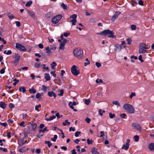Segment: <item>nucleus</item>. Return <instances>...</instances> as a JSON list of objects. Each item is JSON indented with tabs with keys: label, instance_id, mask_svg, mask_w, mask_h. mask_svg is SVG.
Returning a JSON list of instances; mask_svg holds the SVG:
<instances>
[{
	"label": "nucleus",
	"instance_id": "f257e3e1",
	"mask_svg": "<svg viewBox=\"0 0 154 154\" xmlns=\"http://www.w3.org/2000/svg\"><path fill=\"white\" fill-rule=\"evenodd\" d=\"M74 56L79 59H82L84 54L82 50L79 48H77L75 49L73 51Z\"/></svg>",
	"mask_w": 154,
	"mask_h": 154
},
{
	"label": "nucleus",
	"instance_id": "f03ea898",
	"mask_svg": "<svg viewBox=\"0 0 154 154\" xmlns=\"http://www.w3.org/2000/svg\"><path fill=\"white\" fill-rule=\"evenodd\" d=\"M98 35H103L104 36L108 35V37L109 38L115 37L114 35V33L109 29H106L103 30L101 33H97Z\"/></svg>",
	"mask_w": 154,
	"mask_h": 154
},
{
	"label": "nucleus",
	"instance_id": "7ed1b4c3",
	"mask_svg": "<svg viewBox=\"0 0 154 154\" xmlns=\"http://www.w3.org/2000/svg\"><path fill=\"white\" fill-rule=\"evenodd\" d=\"M123 108L128 113L132 114L134 112V109L131 105L125 104L124 105Z\"/></svg>",
	"mask_w": 154,
	"mask_h": 154
},
{
	"label": "nucleus",
	"instance_id": "20e7f679",
	"mask_svg": "<svg viewBox=\"0 0 154 154\" xmlns=\"http://www.w3.org/2000/svg\"><path fill=\"white\" fill-rule=\"evenodd\" d=\"M62 17V16L61 14H59L56 16L52 19V23L54 24L57 23L61 19Z\"/></svg>",
	"mask_w": 154,
	"mask_h": 154
},
{
	"label": "nucleus",
	"instance_id": "39448f33",
	"mask_svg": "<svg viewBox=\"0 0 154 154\" xmlns=\"http://www.w3.org/2000/svg\"><path fill=\"white\" fill-rule=\"evenodd\" d=\"M13 58H15V60L13 62L14 65L16 66L19 63L20 58V56L18 54L15 53L14 54V55L13 56Z\"/></svg>",
	"mask_w": 154,
	"mask_h": 154
},
{
	"label": "nucleus",
	"instance_id": "423d86ee",
	"mask_svg": "<svg viewBox=\"0 0 154 154\" xmlns=\"http://www.w3.org/2000/svg\"><path fill=\"white\" fill-rule=\"evenodd\" d=\"M144 44L140 43L139 45V54L144 53L146 52V51L144 48Z\"/></svg>",
	"mask_w": 154,
	"mask_h": 154
},
{
	"label": "nucleus",
	"instance_id": "0eeeda50",
	"mask_svg": "<svg viewBox=\"0 0 154 154\" xmlns=\"http://www.w3.org/2000/svg\"><path fill=\"white\" fill-rule=\"evenodd\" d=\"M72 73L74 75L77 76L79 73V70H78L76 68V66L75 65L71 67Z\"/></svg>",
	"mask_w": 154,
	"mask_h": 154
},
{
	"label": "nucleus",
	"instance_id": "6e6552de",
	"mask_svg": "<svg viewBox=\"0 0 154 154\" xmlns=\"http://www.w3.org/2000/svg\"><path fill=\"white\" fill-rule=\"evenodd\" d=\"M16 47L18 50H19L21 51H23L26 50V49L24 46L18 43L16 44Z\"/></svg>",
	"mask_w": 154,
	"mask_h": 154
},
{
	"label": "nucleus",
	"instance_id": "1a4fd4ad",
	"mask_svg": "<svg viewBox=\"0 0 154 154\" xmlns=\"http://www.w3.org/2000/svg\"><path fill=\"white\" fill-rule=\"evenodd\" d=\"M130 142V140L129 139H127V142L125 143V144H124L122 147V149H125L126 150H127L129 147V146L130 145L129 142Z\"/></svg>",
	"mask_w": 154,
	"mask_h": 154
},
{
	"label": "nucleus",
	"instance_id": "9d476101",
	"mask_svg": "<svg viewBox=\"0 0 154 154\" xmlns=\"http://www.w3.org/2000/svg\"><path fill=\"white\" fill-rule=\"evenodd\" d=\"M121 13V12L120 11H116L114 14L112 16L111 19V20L112 21H114L118 17V16Z\"/></svg>",
	"mask_w": 154,
	"mask_h": 154
},
{
	"label": "nucleus",
	"instance_id": "9b49d317",
	"mask_svg": "<svg viewBox=\"0 0 154 154\" xmlns=\"http://www.w3.org/2000/svg\"><path fill=\"white\" fill-rule=\"evenodd\" d=\"M132 126L134 129H137L139 131H141V127L140 125L136 123H133Z\"/></svg>",
	"mask_w": 154,
	"mask_h": 154
},
{
	"label": "nucleus",
	"instance_id": "f8f14e48",
	"mask_svg": "<svg viewBox=\"0 0 154 154\" xmlns=\"http://www.w3.org/2000/svg\"><path fill=\"white\" fill-rule=\"evenodd\" d=\"M29 123L31 125V130L33 131H35L37 128V124L35 123L32 122H30Z\"/></svg>",
	"mask_w": 154,
	"mask_h": 154
},
{
	"label": "nucleus",
	"instance_id": "ddd939ff",
	"mask_svg": "<svg viewBox=\"0 0 154 154\" xmlns=\"http://www.w3.org/2000/svg\"><path fill=\"white\" fill-rule=\"evenodd\" d=\"M28 150V148L26 146H24L19 149V151L22 153L25 152Z\"/></svg>",
	"mask_w": 154,
	"mask_h": 154
},
{
	"label": "nucleus",
	"instance_id": "4468645a",
	"mask_svg": "<svg viewBox=\"0 0 154 154\" xmlns=\"http://www.w3.org/2000/svg\"><path fill=\"white\" fill-rule=\"evenodd\" d=\"M48 95L50 97H52L53 96L54 98H55L57 97V95L53 91H49L48 93Z\"/></svg>",
	"mask_w": 154,
	"mask_h": 154
},
{
	"label": "nucleus",
	"instance_id": "2eb2a0df",
	"mask_svg": "<svg viewBox=\"0 0 154 154\" xmlns=\"http://www.w3.org/2000/svg\"><path fill=\"white\" fill-rule=\"evenodd\" d=\"M28 12L31 17L33 18L35 17V13L34 12L29 10L28 11Z\"/></svg>",
	"mask_w": 154,
	"mask_h": 154
},
{
	"label": "nucleus",
	"instance_id": "dca6fc26",
	"mask_svg": "<svg viewBox=\"0 0 154 154\" xmlns=\"http://www.w3.org/2000/svg\"><path fill=\"white\" fill-rule=\"evenodd\" d=\"M149 148L150 151H153L154 150V143H151L149 145Z\"/></svg>",
	"mask_w": 154,
	"mask_h": 154
},
{
	"label": "nucleus",
	"instance_id": "f3484780",
	"mask_svg": "<svg viewBox=\"0 0 154 154\" xmlns=\"http://www.w3.org/2000/svg\"><path fill=\"white\" fill-rule=\"evenodd\" d=\"M45 79L46 81H48L50 80L51 77L49 74L46 73L45 74Z\"/></svg>",
	"mask_w": 154,
	"mask_h": 154
},
{
	"label": "nucleus",
	"instance_id": "a211bd4d",
	"mask_svg": "<svg viewBox=\"0 0 154 154\" xmlns=\"http://www.w3.org/2000/svg\"><path fill=\"white\" fill-rule=\"evenodd\" d=\"M91 152L92 154H99L97 152V149L94 148L91 149Z\"/></svg>",
	"mask_w": 154,
	"mask_h": 154
},
{
	"label": "nucleus",
	"instance_id": "6ab92c4d",
	"mask_svg": "<svg viewBox=\"0 0 154 154\" xmlns=\"http://www.w3.org/2000/svg\"><path fill=\"white\" fill-rule=\"evenodd\" d=\"M0 106L3 109L6 108V104L3 102H0Z\"/></svg>",
	"mask_w": 154,
	"mask_h": 154
},
{
	"label": "nucleus",
	"instance_id": "aec40b11",
	"mask_svg": "<svg viewBox=\"0 0 154 154\" xmlns=\"http://www.w3.org/2000/svg\"><path fill=\"white\" fill-rule=\"evenodd\" d=\"M45 49L46 50V53L48 55H49L50 53H52L51 50L50 49V47H47Z\"/></svg>",
	"mask_w": 154,
	"mask_h": 154
},
{
	"label": "nucleus",
	"instance_id": "412c9836",
	"mask_svg": "<svg viewBox=\"0 0 154 154\" xmlns=\"http://www.w3.org/2000/svg\"><path fill=\"white\" fill-rule=\"evenodd\" d=\"M65 44L61 42L60 44L59 49L60 50H64V46Z\"/></svg>",
	"mask_w": 154,
	"mask_h": 154
},
{
	"label": "nucleus",
	"instance_id": "4be33fe9",
	"mask_svg": "<svg viewBox=\"0 0 154 154\" xmlns=\"http://www.w3.org/2000/svg\"><path fill=\"white\" fill-rule=\"evenodd\" d=\"M41 66V63H35L34 64V67L36 68H39Z\"/></svg>",
	"mask_w": 154,
	"mask_h": 154
},
{
	"label": "nucleus",
	"instance_id": "5701e85b",
	"mask_svg": "<svg viewBox=\"0 0 154 154\" xmlns=\"http://www.w3.org/2000/svg\"><path fill=\"white\" fill-rule=\"evenodd\" d=\"M19 90L20 92L22 91L23 93H24L26 91V89L24 87H20Z\"/></svg>",
	"mask_w": 154,
	"mask_h": 154
},
{
	"label": "nucleus",
	"instance_id": "b1692460",
	"mask_svg": "<svg viewBox=\"0 0 154 154\" xmlns=\"http://www.w3.org/2000/svg\"><path fill=\"white\" fill-rule=\"evenodd\" d=\"M56 118V116H50L48 118L46 119V120L47 121H51L52 120Z\"/></svg>",
	"mask_w": 154,
	"mask_h": 154
},
{
	"label": "nucleus",
	"instance_id": "393cba45",
	"mask_svg": "<svg viewBox=\"0 0 154 154\" xmlns=\"http://www.w3.org/2000/svg\"><path fill=\"white\" fill-rule=\"evenodd\" d=\"M29 91L31 93L34 94L36 92V90H35L33 87L29 89Z\"/></svg>",
	"mask_w": 154,
	"mask_h": 154
},
{
	"label": "nucleus",
	"instance_id": "a878e982",
	"mask_svg": "<svg viewBox=\"0 0 154 154\" xmlns=\"http://www.w3.org/2000/svg\"><path fill=\"white\" fill-rule=\"evenodd\" d=\"M70 124V122H69L68 120H66L64 122L62 123V125L64 126H66V125H69Z\"/></svg>",
	"mask_w": 154,
	"mask_h": 154
},
{
	"label": "nucleus",
	"instance_id": "bb28decb",
	"mask_svg": "<svg viewBox=\"0 0 154 154\" xmlns=\"http://www.w3.org/2000/svg\"><path fill=\"white\" fill-rule=\"evenodd\" d=\"M45 143L48 144V146L49 148H50L52 145V143L49 141H46L45 142Z\"/></svg>",
	"mask_w": 154,
	"mask_h": 154
},
{
	"label": "nucleus",
	"instance_id": "cd10ccee",
	"mask_svg": "<svg viewBox=\"0 0 154 154\" xmlns=\"http://www.w3.org/2000/svg\"><path fill=\"white\" fill-rule=\"evenodd\" d=\"M32 4V2L31 1H29L26 4L25 6L26 7H29Z\"/></svg>",
	"mask_w": 154,
	"mask_h": 154
},
{
	"label": "nucleus",
	"instance_id": "c85d7f7f",
	"mask_svg": "<svg viewBox=\"0 0 154 154\" xmlns=\"http://www.w3.org/2000/svg\"><path fill=\"white\" fill-rule=\"evenodd\" d=\"M115 46L117 48L119 49V51H121L122 48V46L120 45L117 44L116 45H115Z\"/></svg>",
	"mask_w": 154,
	"mask_h": 154
},
{
	"label": "nucleus",
	"instance_id": "c756f323",
	"mask_svg": "<svg viewBox=\"0 0 154 154\" xmlns=\"http://www.w3.org/2000/svg\"><path fill=\"white\" fill-rule=\"evenodd\" d=\"M112 103L117 106L118 107L120 106V104L118 101L115 100L113 101Z\"/></svg>",
	"mask_w": 154,
	"mask_h": 154
},
{
	"label": "nucleus",
	"instance_id": "7c9ffc66",
	"mask_svg": "<svg viewBox=\"0 0 154 154\" xmlns=\"http://www.w3.org/2000/svg\"><path fill=\"white\" fill-rule=\"evenodd\" d=\"M69 22L72 23V25H75V23L76 22V20L72 19L70 20Z\"/></svg>",
	"mask_w": 154,
	"mask_h": 154
},
{
	"label": "nucleus",
	"instance_id": "2f4dec72",
	"mask_svg": "<svg viewBox=\"0 0 154 154\" xmlns=\"http://www.w3.org/2000/svg\"><path fill=\"white\" fill-rule=\"evenodd\" d=\"M77 16L75 14H73L70 17V18H72V19L76 20Z\"/></svg>",
	"mask_w": 154,
	"mask_h": 154
},
{
	"label": "nucleus",
	"instance_id": "473e14b6",
	"mask_svg": "<svg viewBox=\"0 0 154 154\" xmlns=\"http://www.w3.org/2000/svg\"><path fill=\"white\" fill-rule=\"evenodd\" d=\"M57 135H54V137L53 138H51V140L52 141H53L54 142H55L56 141V140L57 138Z\"/></svg>",
	"mask_w": 154,
	"mask_h": 154
},
{
	"label": "nucleus",
	"instance_id": "72a5a7b5",
	"mask_svg": "<svg viewBox=\"0 0 154 154\" xmlns=\"http://www.w3.org/2000/svg\"><path fill=\"white\" fill-rule=\"evenodd\" d=\"M43 95V93H42L41 94L38 93H37L36 95V98L37 99H38L40 98Z\"/></svg>",
	"mask_w": 154,
	"mask_h": 154
},
{
	"label": "nucleus",
	"instance_id": "f704fd0d",
	"mask_svg": "<svg viewBox=\"0 0 154 154\" xmlns=\"http://www.w3.org/2000/svg\"><path fill=\"white\" fill-rule=\"evenodd\" d=\"M50 48L53 51H54L56 48V46L54 45H53L52 46H51Z\"/></svg>",
	"mask_w": 154,
	"mask_h": 154
},
{
	"label": "nucleus",
	"instance_id": "c9c22d12",
	"mask_svg": "<svg viewBox=\"0 0 154 154\" xmlns=\"http://www.w3.org/2000/svg\"><path fill=\"white\" fill-rule=\"evenodd\" d=\"M87 143L89 144H93V141L90 140L89 139H88L87 140Z\"/></svg>",
	"mask_w": 154,
	"mask_h": 154
},
{
	"label": "nucleus",
	"instance_id": "e433bc0d",
	"mask_svg": "<svg viewBox=\"0 0 154 154\" xmlns=\"http://www.w3.org/2000/svg\"><path fill=\"white\" fill-rule=\"evenodd\" d=\"M57 65V63L55 62H53L51 64V68L53 69H54V67Z\"/></svg>",
	"mask_w": 154,
	"mask_h": 154
},
{
	"label": "nucleus",
	"instance_id": "4c0bfd02",
	"mask_svg": "<svg viewBox=\"0 0 154 154\" xmlns=\"http://www.w3.org/2000/svg\"><path fill=\"white\" fill-rule=\"evenodd\" d=\"M109 116L111 119H112L115 116V115L114 114H112L111 112H110L109 114Z\"/></svg>",
	"mask_w": 154,
	"mask_h": 154
},
{
	"label": "nucleus",
	"instance_id": "58836bf2",
	"mask_svg": "<svg viewBox=\"0 0 154 154\" xmlns=\"http://www.w3.org/2000/svg\"><path fill=\"white\" fill-rule=\"evenodd\" d=\"M85 61L86 62H85L84 63L85 66H87L88 65L90 64V62L89 60H88V58H86L85 60Z\"/></svg>",
	"mask_w": 154,
	"mask_h": 154
},
{
	"label": "nucleus",
	"instance_id": "ea45409f",
	"mask_svg": "<svg viewBox=\"0 0 154 154\" xmlns=\"http://www.w3.org/2000/svg\"><path fill=\"white\" fill-rule=\"evenodd\" d=\"M48 88V87H46L45 85H43L42 87V90L44 91L45 92H46L47 89Z\"/></svg>",
	"mask_w": 154,
	"mask_h": 154
},
{
	"label": "nucleus",
	"instance_id": "a19ab883",
	"mask_svg": "<svg viewBox=\"0 0 154 154\" xmlns=\"http://www.w3.org/2000/svg\"><path fill=\"white\" fill-rule=\"evenodd\" d=\"M61 7L64 9H66L67 6L64 3H62L61 5Z\"/></svg>",
	"mask_w": 154,
	"mask_h": 154
},
{
	"label": "nucleus",
	"instance_id": "79ce46f5",
	"mask_svg": "<svg viewBox=\"0 0 154 154\" xmlns=\"http://www.w3.org/2000/svg\"><path fill=\"white\" fill-rule=\"evenodd\" d=\"M96 82L97 83H103V81L101 79H97L96 80Z\"/></svg>",
	"mask_w": 154,
	"mask_h": 154
},
{
	"label": "nucleus",
	"instance_id": "37998d69",
	"mask_svg": "<svg viewBox=\"0 0 154 154\" xmlns=\"http://www.w3.org/2000/svg\"><path fill=\"white\" fill-rule=\"evenodd\" d=\"M127 43L128 45H130L131 44L132 42V40L130 38H128L127 39Z\"/></svg>",
	"mask_w": 154,
	"mask_h": 154
},
{
	"label": "nucleus",
	"instance_id": "c03bdc74",
	"mask_svg": "<svg viewBox=\"0 0 154 154\" xmlns=\"http://www.w3.org/2000/svg\"><path fill=\"white\" fill-rule=\"evenodd\" d=\"M134 138L135 141L137 142L138 141L139 139V137L138 135H135L134 137Z\"/></svg>",
	"mask_w": 154,
	"mask_h": 154
},
{
	"label": "nucleus",
	"instance_id": "a18cd8bd",
	"mask_svg": "<svg viewBox=\"0 0 154 154\" xmlns=\"http://www.w3.org/2000/svg\"><path fill=\"white\" fill-rule=\"evenodd\" d=\"M8 16L9 17V18L11 19L14 17V16H13V15L10 13H8Z\"/></svg>",
	"mask_w": 154,
	"mask_h": 154
},
{
	"label": "nucleus",
	"instance_id": "49530a36",
	"mask_svg": "<svg viewBox=\"0 0 154 154\" xmlns=\"http://www.w3.org/2000/svg\"><path fill=\"white\" fill-rule=\"evenodd\" d=\"M136 29V26L135 25H132L131 26V29L132 30H135Z\"/></svg>",
	"mask_w": 154,
	"mask_h": 154
},
{
	"label": "nucleus",
	"instance_id": "de8ad7c7",
	"mask_svg": "<svg viewBox=\"0 0 154 154\" xmlns=\"http://www.w3.org/2000/svg\"><path fill=\"white\" fill-rule=\"evenodd\" d=\"M15 23L16 24V25L17 27H19L21 25L19 21H16L15 22Z\"/></svg>",
	"mask_w": 154,
	"mask_h": 154
},
{
	"label": "nucleus",
	"instance_id": "09e8293b",
	"mask_svg": "<svg viewBox=\"0 0 154 154\" xmlns=\"http://www.w3.org/2000/svg\"><path fill=\"white\" fill-rule=\"evenodd\" d=\"M90 102V100L89 99L85 100V103L87 105H88L89 104Z\"/></svg>",
	"mask_w": 154,
	"mask_h": 154
},
{
	"label": "nucleus",
	"instance_id": "8fccbe9b",
	"mask_svg": "<svg viewBox=\"0 0 154 154\" xmlns=\"http://www.w3.org/2000/svg\"><path fill=\"white\" fill-rule=\"evenodd\" d=\"M85 120L88 123H89L91 121V119L88 117H86L85 119Z\"/></svg>",
	"mask_w": 154,
	"mask_h": 154
},
{
	"label": "nucleus",
	"instance_id": "3c124183",
	"mask_svg": "<svg viewBox=\"0 0 154 154\" xmlns=\"http://www.w3.org/2000/svg\"><path fill=\"white\" fill-rule=\"evenodd\" d=\"M45 66H46L45 65V64L42 65V66H43V67L42 68L43 69H45L46 70H48L49 69L48 67H45Z\"/></svg>",
	"mask_w": 154,
	"mask_h": 154
},
{
	"label": "nucleus",
	"instance_id": "603ef678",
	"mask_svg": "<svg viewBox=\"0 0 154 154\" xmlns=\"http://www.w3.org/2000/svg\"><path fill=\"white\" fill-rule=\"evenodd\" d=\"M41 107V105L40 104H39L38 105H36L35 107V110H37L38 111H39V110L38 109V107Z\"/></svg>",
	"mask_w": 154,
	"mask_h": 154
},
{
	"label": "nucleus",
	"instance_id": "864d4df0",
	"mask_svg": "<svg viewBox=\"0 0 154 154\" xmlns=\"http://www.w3.org/2000/svg\"><path fill=\"white\" fill-rule=\"evenodd\" d=\"M81 132L80 131H76L75 133V137H78L79 135L80 134Z\"/></svg>",
	"mask_w": 154,
	"mask_h": 154
},
{
	"label": "nucleus",
	"instance_id": "5fc2aeb1",
	"mask_svg": "<svg viewBox=\"0 0 154 154\" xmlns=\"http://www.w3.org/2000/svg\"><path fill=\"white\" fill-rule=\"evenodd\" d=\"M60 94H59L58 95L60 96H62L64 93L63 90V89L61 90L60 91Z\"/></svg>",
	"mask_w": 154,
	"mask_h": 154
},
{
	"label": "nucleus",
	"instance_id": "6e6d98bb",
	"mask_svg": "<svg viewBox=\"0 0 154 154\" xmlns=\"http://www.w3.org/2000/svg\"><path fill=\"white\" fill-rule=\"evenodd\" d=\"M136 95V94L134 92H132L131 93V94L130 95V98L131 99L132 98V97H134V96H135Z\"/></svg>",
	"mask_w": 154,
	"mask_h": 154
},
{
	"label": "nucleus",
	"instance_id": "4d7b16f0",
	"mask_svg": "<svg viewBox=\"0 0 154 154\" xmlns=\"http://www.w3.org/2000/svg\"><path fill=\"white\" fill-rule=\"evenodd\" d=\"M138 60L140 61V62L142 63L144 61L142 59V56L141 55H140L138 57Z\"/></svg>",
	"mask_w": 154,
	"mask_h": 154
},
{
	"label": "nucleus",
	"instance_id": "13d9d810",
	"mask_svg": "<svg viewBox=\"0 0 154 154\" xmlns=\"http://www.w3.org/2000/svg\"><path fill=\"white\" fill-rule=\"evenodd\" d=\"M70 34V32H67V33H64L63 34V36L66 37H68L69 35Z\"/></svg>",
	"mask_w": 154,
	"mask_h": 154
},
{
	"label": "nucleus",
	"instance_id": "bf43d9fd",
	"mask_svg": "<svg viewBox=\"0 0 154 154\" xmlns=\"http://www.w3.org/2000/svg\"><path fill=\"white\" fill-rule=\"evenodd\" d=\"M43 135V134H41V133H38L37 135H36V137H38V138H40L41 137H42Z\"/></svg>",
	"mask_w": 154,
	"mask_h": 154
},
{
	"label": "nucleus",
	"instance_id": "052dcab7",
	"mask_svg": "<svg viewBox=\"0 0 154 154\" xmlns=\"http://www.w3.org/2000/svg\"><path fill=\"white\" fill-rule=\"evenodd\" d=\"M96 66L98 68L100 67L101 66V64L100 63L97 62L95 63Z\"/></svg>",
	"mask_w": 154,
	"mask_h": 154
},
{
	"label": "nucleus",
	"instance_id": "680f3d73",
	"mask_svg": "<svg viewBox=\"0 0 154 154\" xmlns=\"http://www.w3.org/2000/svg\"><path fill=\"white\" fill-rule=\"evenodd\" d=\"M126 116V114L125 113L121 114H120V116L122 118H124Z\"/></svg>",
	"mask_w": 154,
	"mask_h": 154
},
{
	"label": "nucleus",
	"instance_id": "e2e57ef3",
	"mask_svg": "<svg viewBox=\"0 0 154 154\" xmlns=\"http://www.w3.org/2000/svg\"><path fill=\"white\" fill-rule=\"evenodd\" d=\"M72 104V102H69L68 105L69 106V107L72 109H74V107L72 105H71Z\"/></svg>",
	"mask_w": 154,
	"mask_h": 154
},
{
	"label": "nucleus",
	"instance_id": "0e129e2a",
	"mask_svg": "<svg viewBox=\"0 0 154 154\" xmlns=\"http://www.w3.org/2000/svg\"><path fill=\"white\" fill-rule=\"evenodd\" d=\"M138 4H139V5H141V6H143V2L141 0H140L139 1Z\"/></svg>",
	"mask_w": 154,
	"mask_h": 154
},
{
	"label": "nucleus",
	"instance_id": "69168bd1",
	"mask_svg": "<svg viewBox=\"0 0 154 154\" xmlns=\"http://www.w3.org/2000/svg\"><path fill=\"white\" fill-rule=\"evenodd\" d=\"M24 122L23 121L19 125L21 126H22L23 127H25V125H24Z\"/></svg>",
	"mask_w": 154,
	"mask_h": 154
},
{
	"label": "nucleus",
	"instance_id": "338daca9",
	"mask_svg": "<svg viewBox=\"0 0 154 154\" xmlns=\"http://www.w3.org/2000/svg\"><path fill=\"white\" fill-rule=\"evenodd\" d=\"M40 152L41 149H36L35 150V152L38 154H39Z\"/></svg>",
	"mask_w": 154,
	"mask_h": 154
},
{
	"label": "nucleus",
	"instance_id": "774afa93",
	"mask_svg": "<svg viewBox=\"0 0 154 154\" xmlns=\"http://www.w3.org/2000/svg\"><path fill=\"white\" fill-rule=\"evenodd\" d=\"M9 107L11 108H14L15 107L14 105L12 103H11L9 104Z\"/></svg>",
	"mask_w": 154,
	"mask_h": 154
}]
</instances>
